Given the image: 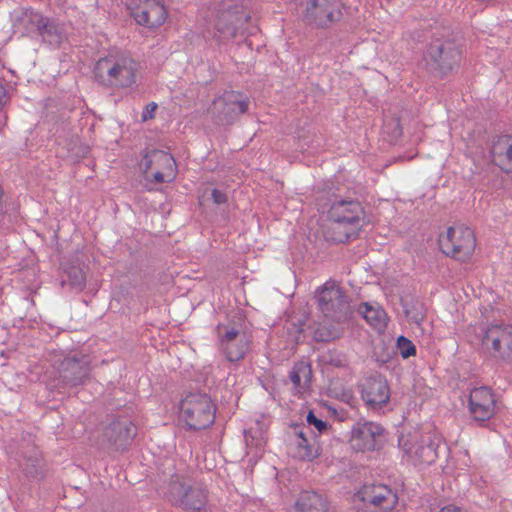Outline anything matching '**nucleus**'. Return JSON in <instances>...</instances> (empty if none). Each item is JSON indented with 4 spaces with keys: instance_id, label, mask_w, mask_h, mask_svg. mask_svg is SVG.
I'll list each match as a JSON object with an SVG mask.
<instances>
[{
    "instance_id": "nucleus-23",
    "label": "nucleus",
    "mask_w": 512,
    "mask_h": 512,
    "mask_svg": "<svg viewBox=\"0 0 512 512\" xmlns=\"http://www.w3.org/2000/svg\"><path fill=\"white\" fill-rule=\"evenodd\" d=\"M400 304L406 318L417 325H420L426 317V308L423 302L411 295L402 296Z\"/></svg>"
},
{
    "instance_id": "nucleus-15",
    "label": "nucleus",
    "mask_w": 512,
    "mask_h": 512,
    "mask_svg": "<svg viewBox=\"0 0 512 512\" xmlns=\"http://www.w3.org/2000/svg\"><path fill=\"white\" fill-rule=\"evenodd\" d=\"M385 429L374 422L359 421L351 431L350 443L356 451H373L381 446Z\"/></svg>"
},
{
    "instance_id": "nucleus-44",
    "label": "nucleus",
    "mask_w": 512,
    "mask_h": 512,
    "mask_svg": "<svg viewBox=\"0 0 512 512\" xmlns=\"http://www.w3.org/2000/svg\"><path fill=\"white\" fill-rule=\"evenodd\" d=\"M294 431H295V434L298 436L299 440H302V437H306L303 430H302V426L299 425V424H295L294 425Z\"/></svg>"
},
{
    "instance_id": "nucleus-46",
    "label": "nucleus",
    "mask_w": 512,
    "mask_h": 512,
    "mask_svg": "<svg viewBox=\"0 0 512 512\" xmlns=\"http://www.w3.org/2000/svg\"><path fill=\"white\" fill-rule=\"evenodd\" d=\"M45 477V473L44 472H38L37 470L34 471V479H42Z\"/></svg>"
},
{
    "instance_id": "nucleus-27",
    "label": "nucleus",
    "mask_w": 512,
    "mask_h": 512,
    "mask_svg": "<svg viewBox=\"0 0 512 512\" xmlns=\"http://www.w3.org/2000/svg\"><path fill=\"white\" fill-rule=\"evenodd\" d=\"M249 343L250 341L248 337H242L238 341H233L219 346L229 362H237L245 357L249 350Z\"/></svg>"
},
{
    "instance_id": "nucleus-3",
    "label": "nucleus",
    "mask_w": 512,
    "mask_h": 512,
    "mask_svg": "<svg viewBox=\"0 0 512 512\" xmlns=\"http://www.w3.org/2000/svg\"><path fill=\"white\" fill-rule=\"evenodd\" d=\"M139 64L127 55L100 58L94 67L95 80L105 87L129 88L136 84Z\"/></svg>"
},
{
    "instance_id": "nucleus-18",
    "label": "nucleus",
    "mask_w": 512,
    "mask_h": 512,
    "mask_svg": "<svg viewBox=\"0 0 512 512\" xmlns=\"http://www.w3.org/2000/svg\"><path fill=\"white\" fill-rule=\"evenodd\" d=\"M361 397L370 409H380L390 399V388L381 375L365 378L361 384Z\"/></svg>"
},
{
    "instance_id": "nucleus-26",
    "label": "nucleus",
    "mask_w": 512,
    "mask_h": 512,
    "mask_svg": "<svg viewBox=\"0 0 512 512\" xmlns=\"http://www.w3.org/2000/svg\"><path fill=\"white\" fill-rule=\"evenodd\" d=\"M344 329L338 323L327 321L319 322L313 329V340L316 342H330L342 337Z\"/></svg>"
},
{
    "instance_id": "nucleus-12",
    "label": "nucleus",
    "mask_w": 512,
    "mask_h": 512,
    "mask_svg": "<svg viewBox=\"0 0 512 512\" xmlns=\"http://www.w3.org/2000/svg\"><path fill=\"white\" fill-rule=\"evenodd\" d=\"M59 362L58 386L61 388H73L84 385L91 373L90 359L83 354H74L58 359L53 365Z\"/></svg>"
},
{
    "instance_id": "nucleus-16",
    "label": "nucleus",
    "mask_w": 512,
    "mask_h": 512,
    "mask_svg": "<svg viewBox=\"0 0 512 512\" xmlns=\"http://www.w3.org/2000/svg\"><path fill=\"white\" fill-rule=\"evenodd\" d=\"M468 409L473 420H490L496 412V400L492 389L487 386L473 388L469 393Z\"/></svg>"
},
{
    "instance_id": "nucleus-1",
    "label": "nucleus",
    "mask_w": 512,
    "mask_h": 512,
    "mask_svg": "<svg viewBox=\"0 0 512 512\" xmlns=\"http://www.w3.org/2000/svg\"><path fill=\"white\" fill-rule=\"evenodd\" d=\"M458 36L443 28L433 34L423 55V67L433 77L442 79L451 74L461 60Z\"/></svg>"
},
{
    "instance_id": "nucleus-41",
    "label": "nucleus",
    "mask_w": 512,
    "mask_h": 512,
    "mask_svg": "<svg viewBox=\"0 0 512 512\" xmlns=\"http://www.w3.org/2000/svg\"><path fill=\"white\" fill-rule=\"evenodd\" d=\"M439 512H467V511L465 509L455 506V505H447V506L441 508V510Z\"/></svg>"
},
{
    "instance_id": "nucleus-32",
    "label": "nucleus",
    "mask_w": 512,
    "mask_h": 512,
    "mask_svg": "<svg viewBox=\"0 0 512 512\" xmlns=\"http://www.w3.org/2000/svg\"><path fill=\"white\" fill-rule=\"evenodd\" d=\"M323 362L326 365L332 366L334 368H344L348 364L346 355L343 352L337 350H329L326 354H324Z\"/></svg>"
},
{
    "instance_id": "nucleus-33",
    "label": "nucleus",
    "mask_w": 512,
    "mask_h": 512,
    "mask_svg": "<svg viewBox=\"0 0 512 512\" xmlns=\"http://www.w3.org/2000/svg\"><path fill=\"white\" fill-rule=\"evenodd\" d=\"M244 438L248 447L261 448L265 445L266 441L263 432L260 428H250L244 431Z\"/></svg>"
},
{
    "instance_id": "nucleus-5",
    "label": "nucleus",
    "mask_w": 512,
    "mask_h": 512,
    "mask_svg": "<svg viewBox=\"0 0 512 512\" xmlns=\"http://www.w3.org/2000/svg\"><path fill=\"white\" fill-rule=\"evenodd\" d=\"M166 498L169 503L185 512H206L208 490L198 484H190L179 476H173L168 484Z\"/></svg>"
},
{
    "instance_id": "nucleus-43",
    "label": "nucleus",
    "mask_w": 512,
    "mask_h": 512,
    "mask_svg": "<svg viewBox=\"0 0 512 512\" xmlns=\"http://www.w3.org/2000/svg\"><path fill=\"white\" fill-rule=\"evenodd\" d=\"M8 100L7 92L3 85L0 84V107H2Z\"/></svg>"
},
{
    "instance_id": "nucleus-42",
    "label": "nucleus",
    "mask_w": 512,
    "mask_h": 512,
    "mask_svg": "<svg viewBox=\"0 0 512 512\" xmlns=\"http://www.w3.org/2000/svg\"><path fill=\"white\" fill-rule=\"evenodd\" d=\"M391 124L393 125V137L394 138L400 137L402 135V128H401L399 122L394 121Z\"/></svg>"
},
{
    "instance_id": "nucleus-36",
    "label": "nucleus",
    "mask_w": 512,
    "mask_h": 512,
    "mask_svg": "<svg viewBox=\"0 0 512 512\" xmlns=\"http://www.w3.org/2000/svg\"><path fill=\"white\" fill-rule=\"evenodd\" d=\"M306 421L310 426H314L321 434L329 429L327 422L317 418L312 410L308 412Z\"/></svg>"
},
{
    "instance_id": "nucleus-17",
    "label": "nucleus",
    "mask_w": 512,
    "mask_h": 512,
    "mask_svg": "<svg viewBox=\"0 0 512 512\" xmlns=\"http://www.w3.org/2000/svg\"><path fill=\"white\" fill-rule=\"evenodd\" d=\"M357 495L364 503L373 506L374 512H390L398 503L397 493L383 484L364 485Z\"/></svg>"
},
{
    "instance_id": "nucleus-30",
    "label": "nucleus",
    "mask_w": 512,
    "mask_h": 512,
    "mask_svg": "<svg viewBox=\"0 0 512 512\" xmlns=\"http://www.w3.org/2000/svg\"><path fill=\"white\" fill-rule=\"evenodd\" d=\"M154 169L168 170V180L172 181L175 178L176 162L170 153L154 149Z\"/></svg>"
},
{
    "instance_id": "nucleus-45",
    "label": "nucleus",
    "mask_w": 512,
    "mask_h": 512,
    "mask_svg": "<svg viewBox=\"0 0 512 512\" xmlns=\"http://www.w3.org/2000/svg\"><path fill=\"white\" fill-rule=\"evenodd\" d=\"M310 443L306 437H302V440H298L296 449L299 451L300 446H308Z\"/></svg>"
},
{
    "instance_id": "nucleus-20",
    "label": "nucleus",
    "mask_w": 512,
    "mask_h": 512,
    "mask_svg": "<svg viewBox=\"0 0 512 512\" xmlns=\"http://www.w3.org/2000/svg\"><path fill=\"white\" fill-rule=\"evenodd\" d=\"M61 286L71 290L82 291L86 284V274L78 257L61 263Z\"/></svg>"
},
{
    "instance_id": "nucleus-21",
    "label": "nucleus",
    "mask_w": 512,
    "mask_h": 512,
    "mask_svg": "<svg viewBox=\"0 0 512 512\" xmlns=\"http://www.w3.org/2000/svg\"><path fill=\"white\" fill-rule=\"evenodd\" d=\"M295 512H329V502L325 495L305 490L295 502Z\"/></svg>"
},
{
    "instance_id": "nucleus-11",
    "label": "nucleus",
    "mask_w": 512,
    "mask_h": 512,
    "mask_svg": "<svg viewBox=\"0 0 512 512\" xmlns=\"http://www.w3.org/2000/svg\"><path fill=\"white\" fill-rule=\"evenodd\" d=\"M249 98L238 91H224L213 102L212 113L214 121L220 125L233 124L240 115L248 111Z\"/></svg>"
},
{
    "instance_id": "nucleus-37",
    "label": "nucleus",
    "mask_w": 512,
    "mask_h": 512,
    "mask_svg": "<svg viewBox=\"0 0 512 512\" xmlns=\"http://www.w3.org/2000/svg\"><path fill=\"white\" fill-rule=\"evenodd\" d=\"M140 168L145 174H148V172L154 168V149L145 153L140 162Z\"/></svg>"
},
{
    "instance_id": "nucleus-24",
    "label": "nucleus",
    "mask_w": 512,
    "mask_h": 512,
    "mask_svg": "<svg viewBox=\"0 0 512 512\" xmlns=\"http://www.w3.org/2000/svg\"><path fill=\"white\" fill-rule=\"evenodd\" d=\"M364 319L375 329L381 331L387 326V314L379 305H372L367 302L361 303L358 309Z\"/></svg>"
},
{
    "instance_id": "nucleus-34",
    "label": "nucleus",
    "mask_w": 512,
    "mask_h": 512,
    "mask_svg": "<svg viewBox=\"0 0 512 512\" xmlns=\"http://www.w3.org/2000/svg\"><path fill=\"white\" fill-rule=\"evenodd\" d=\"M396 346L403 359L416 355V346L403 335L397 338Z\"/></svg>"
},
{
    "instance_id": "nucleus-9",
    "label": "nucleus",
    "mask_w": 512,
    "mask_h": 512,
    "mask_svg": "<svg viewBox=\"0 0 512 512\" xmlns=\"http://www.w3.org/2000/svg\"><path fill=\"white\" fill-rule=\"evenodd\" d=\"M482 351L489 357L505 363L512 362V325H489L481 339Z\"/></svg>"
},
{
    "instance_id": "nucleus-38",
    "label": "nucleus",
    "mask_w": 512,
    "mask_h": 512,
    "mask_svg": "<svg viewBox=\"0 0 512 512\" xmlns=\"http://www.w3.org/2000/svg\"><path fill=\"white\" fill-rule=\"evenodd\" d=\"M157 110V104L155 102H150L147 104L142 113V121H147L149 119H153L155 117V112Z\"/></svg>"
},
{
    "instance_id": "nucleus-19",
    "label": "nucleus",
    "mask_w": 512,
    "mask_h": 512,
    "mask_svg": "<svg viewBox=\"0 0 512 512\" xmlns=\"http://www.w3.org/2000/svg\"><path fill=\"white\" fill-rule=\"evenodd\" d=\"M492 161L503 172L512 173V135H499L492 140Z\"/></svg>"
},
{
    "instance_id": "nucleus-10",
    "label": "nucleus",
    "mask_w": 512,
    "mask_h": 512,
    "mask_svg": "<svg viewBox=\"0 0 512 512\" xmlns=\"http://www.w3.org/2000/svg\"><path fill=\"white\" fill-rule=\"evenodd\" d=\"M343 9L341 0H307L303 16L308 25L328 29L343 19Z\"/></svg>"
},
{
    "instance_id": "nucleus-39",
    "label": "nucleus",
    "mask_w": 512,
    "mask_h": 512,
    "mask_svg": "<svg viewBox=\"0 0 512 512\" xmlns=\"http://www.w3.org/2000/svg\"><path fill=\"white\" fill-rule=\"evenodd\" d=\"M211 198L213 202L217 205L224 204L228 200L226 193L216 188L212 189Z\"/></svg>"
},
{
    "instance_id": "nucleus-7",
    "label": "nucleus",
    "mask_w": 512,
    "mask_h": 512,
    "mask_svg": "<svg viewBox=\"0 0 512 512\" xmlns=\"http://www.w3.org/2000/svg\"><path fill=\"white\" fill-rule=\"evenodd\" d=\"M440 439L431 433L422 434L417 430L399 437L400 448L413 458L415 464L430 465L438 457Z\"/></svg>"
},
{
    "instance_id": "nucleus-2",
    "label": "nucleus",
    "mask_w": 512,
    "mask_h": 512,
    "mask_svg": "<svg viewBox=\"0 0 512 512\" xmlns=\"http://www.w3.org/2000/svg\"><path fill=\"white\" fill-rule=\"evenodd\" d=\"M328 214L334 223L332 237L334 242L345 243L358 237L364 215V208L360 201L352 198H336Z\"/></svg>"
},
{
    "instance_id": "nucleus-31",
    "label": "nucleus",
    "mask_w": 512,
    "mask_h": 512,
    "mask_svg": "<svg viewBox=\"0 0 512 512\" xmlns=\"http://www.w3.org/2000/svg\"><path fill=\"white\" fill-rule=\"evenodd\" d=\"M216 333L219 339V345L238 341L242 337H247L246 333L241 331V329L236 325L218 324L216 326Z\"/></svg>"
},
{
    "instance_id": "nucleus-22",
    "label": "nucleus",
    "mask_w": 512,
    "mask_h": 512,
    "mask_svg": "<svg viewBox=\"0 0 512 512\" xmlns=\"http://www.w3.org/2000/svg\"><path fill=\"white\" fill-rule=\"evenodd\" d=\"M12 31L19 37L29 36L32 32V10L19 7L14 9L11 14Z\"/></svg>"
},
{
    "instance_id": "nucleus-13",
    "label": "nucleus",
    "mask_w": 512,
    "mask_h": 512,
    "mask_svg": "<svg viewBox=\"0 0 512 512\" xmlns=\"http://www.w3.org/2000/svg\"><path fill=\"white\" fill-rule=\"evenodd\" d=\"M137 434V428L127 417H119L108 424L102 434L101 445L108 452L126 450Z\"/></svg>"
},
{
    "instance_id": "nucleus-6",
    "label": "nucleus",
    "mask_w": 512,
    "mask_h": 512,
    "mask_svg": "<svg viewBox=\"0 0 512 512\" xmlns=\"http://www.w3.org/2000/svg\"><path fill=\"white\" fill-rule=\"evenodd\" d=\"M316 299L319 310L332 322L344 323L352 314L349 297L335 282H326L318 289Z\"/></svg>"
},
{
    "instance_id": "nucleus-4",
    "label": "nucleus",
    "mask_w": 512,
    "mask_h": 512,
    "mask_svg": "<svg viewBox=\"0 0 512 512\" xmlns=\"http://www.w3.org/2000/svg\"><path fill=\"white\" fill-rule=\"evenodd\" d=\"M216 405L206 393L190 392L180 402V416L188 430H203L215 421Z\"/></svg>"
},
{
    "instance_id": "nucleus-35",
    "label": "nucleus",
    "mask_w": 512,
    "mask_h": 512,
    "mask_svg": "<svg viewBox=\"0 0 512 512\" xmlns=\"http://www.w3.org/2000/svg\"><path fill=\"white\" fill-rule=\"evenodd\" d=\"M319 446L309 444L308 446H300L299 451H296V457L301 460L311 461L319 456Z\"/></svg>"
},
{
    "instance_id": "nucleus-40",
    "label": "nucleus",
    "mask_w": 512,
    "mask_h": 512,
    "mask_svg": "<svg viewBox=\"0 0 512 512\" xmlns=\"http://www.w3.org/2000/svg\"><path fill=\"white\" fill-rule=\"evenodd\" d=\"M168 170H155L152 174V181L155 183L170 182L168 180Z\"/></svg>"
},
{
    "instance_id": "nucleus-8",
    "label": "nucleus",
    "mask_w": 512,
    "mask_h": 512,
    "mask_svg": "<svg viewBox=\"0 0 512 512\" xmlns=\"http://www.w3.org/2000/svg\"><path fill=\"white\" fill-rule=\"evenodd\" d=\"M439 246L445 255L465 262L475 250L476 238L473 230L469 227L451 226L447 228L445 235H440Z\"/></svg>"
},
{
    "instance_id": "nucleus-28",
    "label": "nucleus",
    "mask_w": 512,
    "mask_h": 512,
    "mask_svg": "<svg viewBox=\"0 0 512 512\" xmlns=\"http://www.w3.org/2000/svg\"><path fill=\"white\" fill-rule=\"evenodd\" d=\"M235 15L230 11L221 12L215 22V29L222 39H233L237 35Z\"/></svg>"
},
{
    "instance_id": "nucleus-25",
    "label": "nucleus",
    "mask_w": 512,
    "mask_h": 512,
    "mask_svg": "<svg viewBox=\"0 0 512 512\" xmlns=\"http://www.w3.org/2000/svg\"><path fill=\"white\" fill-rule=\"evenodd\" d=\"M37 35L49 45H58L61 42V30L55 21L40 17L36 23Z\"/></svg>"
},
{
    "instance_id": "nucleus-29",
    "label": "nucleus",
    "mask_w": 512,
    "mask_h": 512,
    "mask_svg": "<svg viewBox=\"0 0 512 512\" xmlns=\"http://www.w3.org/2000/svg\"><path fill=\"white\" fill-rule=\"evenodd\" d=\"M312 378V370L309 363L298 362L289 372V379L296 388H305Z\"/></svg>"
},
{
    "instance_id": "nucleus-14",
    "label": "nucleus",
    "mask_w": 512,
    "mask_h": 512,
    "mask_svg": "<svg viewBox=\"0 0 512 512\" xmlns=\"http://www.w3.org/2000/svg\"><path fill=\"white\" fill-rule=\"evenodd\" d=\"M126 5L136 23L149 29L164 24L168 15L160 0H128Z\"/></svg>"
}]
</instances>
